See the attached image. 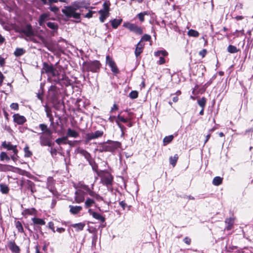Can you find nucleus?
<instances>
[{"instance_id": "nucleus-1", "label": "nucleus", "mask_w": 253, "mask_h": 253, "mask_svg": "<svg viewBox=\"0 0 253 253\" xmlns=\"http://www.w3.org/2000/svg\"><path fill=\"white\" fill-rule=\"evenodd\" d=\"M42 73H45L49 77H54L53 81L56 84L64 79V75H60L57 70L52 65H49L46 62L43 63Z\"/></svg>"}, {"instance_id": "nucleus-2", "label": "nucleus", "mask_w": 253, "mask_h": 253, "mask_svg": "<svg viewBox=\"0 0 253 253\" xmlns=\"http://www.w3.org/2000/svg\"><path fill=\"white\" fill-rule=\"evenodd\" d=\"M121 146L120 142L118 141H109L101 144L99 146L98 151L100 152H113L120 148Z\"/></svg>"}, {"instance_id": "nucleus-3", "label": "nucleus", "mask_w": 253, "mask_h": 253, "mask_svg": "<svg viewBox=\"0 0 253 253\" xmlns=\"http://www.w3.org/2000/svg\"><path fill=\"white\" fill-rule=\"evenodd\" d=\"M77 8L72 6H66L62 9V13L68 18H73L76 19H80L81 14L76 12Z\"/></svg>"}, {"instance_id": "nucleus-4", "label": "nucleus", "mask_w": 253, "mask_h": 253, "mask_svg": "<svg viewBox=\"0 0 253 253\" xmlns=\"http://www.w3.org/2000/svg\"><path fill=\"white\" fill-rule=\"evenodd\" d=\"M52 133H38L40 135V143L42 146H51V139Z\"/></svg>"}, {"instance_id": "nucleus-5", "label": "nucleus", "mask_w": 253, "mask_h": 253, "mask_svg": "<svg viewBox=\"0 0 253 253\" xmlns=\"http://www.w3.org/2000/svg\"><path fill=\"white\" fill-rule=\"evenodd\" d=\"M123 27L139 35H140L143 33L142 28L135 24L131 23L130 22H125L123 24Z\"/></svg>"}, {"instance_id": "nucleus-6", "label": "nucleus", "mask_w": 253, "mask_h": 253, "mask_svg": "<svg viewBox=\"0 0 253 253\" xmlns=\"http://www.w3.org/2000/svg\"><path fill=\"white\" fill-rule=\"evenodd\" d=\"M100 64L98 61H94L92 62H86L84 64V68L87 71L92 72H96L99 69Z\"/></svg>"}, {"instance_id": "nucleus-7", "label": "nucleus", "mask_w": 253, "mask_h": 253, "mask_svg": "<svg viewBox=\"0 0 253 253\" xmlns=\"http://www.w3.org/2000/svg\"><path fill=\"white\" fill-rule=\"evenodd\" d=\"M85 192L80 189H78L75 192V201L76 203H82L84 200Z\"/></svg>"}, {"instance_id": "nucleus-8", "label": "nucleus", "mask_w": 253, "mask_h": 253, "mask_svg": "<svg viewBox=\"0 0 253 253\" xmlns=\"http://www.w3.org/2000/svg\"><path fill=\"white\" fill-rule=\"evenodd\" d=\"M106 63L108 65V66L111 68V71L115 74H118L119 72V70L117 68L116 63L109 55L107 56L106 57Z\"/></svg>"}, {"instance_id": "nucleus-9", "label": "nucleus", "mask_w": 253, "mask_h": 253, "mask_svg": "<svg viewBox=\"0 0 253 253\" xmlns=\"http://www.w3.org/2000/svg\"><path fill=\"white\" fill-rule=\"evenodd\" d=\"M131 119V118H125L123 116H121L120 114L118 115L117 117V119L116 120V123H117L118 126L120 128L121 131H122V134H124V131L126 129V127L124 126L121 125L120 123V122H122L123 123H126L129 120Z\"/></svg>"}, {"instance_id": "nucleus-10", "label": "nucleus", "mask_w": 253, "mask_h": 253, "mask_svg": "<svg viewBox=\"0 0 253 253\" xmlns=\"http://www.w3.org/2000/svg\"><path fill=\"white\" fill-rule=\"evenodd\" d=\"M49 19V13H44L42 14L39 18L38 22L40 26L44 28L45 21Z\"/></svg>"}, {"instance_id": "nucleus-11", "label": "nucleus", "mask_w": 253, "mask_h": 253, "mask_svg": "<svg viewBox=\"0 0 253 253\" xmlns=\"http://www.w3.org/2000/svg\"><path fill=\"white\" fill-rule=\"evenodd\" d=\"M75 151L76 153L80 154L83 156L87 161H89L92 159L90 154L86 150L81 148V147H78L76 149Z\"/></svg>"}, {"instance_id": "nucleus-12", "label": "nucleus", "mask_w": 253, "mask_h": 253, "mask_svg": "<svg viewBox=\"0 0 253 253\" xmlns=\"http://www.w3.org/2000/svg\"><path fill=\"white\" fill-rule=\"evenodd\" d=\"M1 145L3 148L7 149L8 150H12L13 153L16 155L18 153L16 146L12 145L10 142L7 143L6 141H3Z\"/></svg>"}, {"instance_id": "nucleus-13", "label": "nucleus", "mask_w": 253, "mask_h": 253, "mask_svg": "<svg viewBox=\"0 0 253 253\" xmlns=\"http://www.w3.org/2000/svg\"><path fill=\"white\" fill-rule=\"evenodd\" d=\"M9 250L13 253H20V248L16 245L14 241H10L8 243Z\"/></svg>"}, {"instance_id": "nucleus-14", "label": "nucleus", "mask_w": 253, "mask_h": 253, "mask_svg": "<svg viewBox=\"0 0 253 253\" xmlns=\"http://www.w3.org/2000/svg\"><path fill=\"white\" fill-rule=\"evenodd\" d=\"M13 117L14 122L18 125H22L26 121L25 117L18 114H14Z\"/></svg>"}, {"instance_id": "nucleus-15", "label": "nucleus", "mask_w": 253, "mask_h": 253, "mask_svg": "<svg viewBox=\"0 0 253 253\" xmlns=\"http://www.w3.org/2000/svg\"><path fill=\"white\" fill-rule=\"evenodd\" d=\"M88 212L95 219L100 220L102 222H104L105 221V218L100 213L92 211L91 209H89Z\"/></svg>"}, {"instance_id": "nucleus-16", "label": "nucleus", "mask_w": 253, "mask_h": 253, "mask_svg": "<svg viewBox=\"0 0 253 253\" xmlns=\"http://www.w3.org/2000/svg\"><path fill=\"white\" fill-rule=\"evenodd\" d=\"M23 33L27 37H31L34 35V32L33 31L32 26L31 25H27L26 27L22 30Z\"/></svg>"}, {"instance_id": "nucleus-17", "label": "nucleus", "mask_w": 253, "mask_h": 253, "mask_svg": "<svg viewBox=\"0 0 253 253\" xmlns=\"http://www.w3.org/2000/svg\"><path fill=\"white\" fill-rule=\"evenodd\" d=\"M70 212L73 214H77L79 213L83 209L82 207L78 206L70 205Z\"/></svg>"}, {"instance_id": "nucleus-18", "label": "nucleus", "mask_w": 253, "mask_h": 253, "mask_svg": "<svg viewBox=\"0 0 253 253\" xmlns=\"http://www.w3.org/2000/svg\"><path fill=\"white\" fill-rule=\"evenodd\" d=\"M112 181H113V177L110 174L105 175L102 178V183L106 185V186H109V185H111L112 183Z\"/></svg>"}, {"instance_id": "nucleus-19", "label": "nucleus", "mask_w": 253, "mask_h": 253, "mask_svg": "<svg viewBox=\"0 0 253 253\" xmlns=\"http://www.w3.org/2000/svg\"><path fill=\"white\" fill-rule=\"evenodd\" d=\"M79 133L76 130L72 129L70 128H68L67 131L66 136L68 137L77 138L79 136Z\"/></svg>"}, {"instance_id": "nucleus-20", "label": "nucleus", "mask_w": 253, "mask_h": 253, "mask_svg": "<svg viewBox=\"0 0 253 253\" xmlns=\"http://www.w3.org/2000/svg\"><path fill=\"white\" fill-rule=\"evenodd\" d=\"M26 186L28 189L30 190L31 193L33 194L36 192L35 185L33 182L31 180H27L26 182Z\"/></svg>"}, {"instance_id": "nucleus-21", "label": "nucleus", "mask_w": 253, "mask_h": 253, "mask_svg": "<svg viewBox=\"0 0 253 253\" xmlns=\"http://www.w3.org/2000/svg\"><path fill=\"white\" fill-rule=\"evenodd\" d=\"M141 41H140L136 45V47L135 50V55L136 57H138L142 53L143 48V45L141 44Z\"/></svg>"}, {"instance_id": "nucleus-22", "label": "nucleus", "mask_w": 253, "mask_h": 253, "mask_svg": "<svg viewBox=\"0 0 253 253\" xmlns=\"http://www.w3.org/2000/svg\"><path fill=\"white\" fill-rule=\"evenodd\" d=\"M39 127L42 131L41 133H52V131L48 128L47 125L44 124H40Z\"/></svg>"}, {"instance_id": "nucleus-23", "label": "nucleus", "mask_w": 253, "mask_h": 253, "mask_svg": "<svg viewBox=\"0 0 253 253\" xmlns=\"http://www.w3.org/2000/svg\"><path fill=\"white\" fill-rule=\"evenodd\" d=\"M123 20L122 19H114L110 21L111 25L114 29H117L121 24Z\"/></svg>"}, {"instance_id": "nucleus-24", "label": "nucleus", "mask_w": 253, "mask_h": 253, "mask_svg": "<svg viewBox=\"0 0 253 253\" xmlns=\"http://www.w3.org/2000/svg\"><path fill=\"white\" fill-rule=\"evenodd\" d=\"M98 12L100 15L99 17L100 21L101 22L103 23L104 22L106 18L109 16V12H105L103 10H99Z\"/></svg>"}, {"instance_id": "nucleus-25", "label": "nucleus", "mask_w": 253, "mask_h": 253, "mask_svg": "<svg viewBox=\"0 0 253 253\" xmlns=\"http://www.w3.org/2000/svg\"><path fill=\"white\" fill-rule=\"evenodd\" d=\"M14 168V167L10 165L1 164L0 167V171L4 172L12 171V169Z\"/></svg>"}, {"instance_id": "nucleus-26", "label": "nucleus", "mask_w": 253, "mask_h": 253, "mask_svg": "<svg viewBox=\"0 0 253 253\" xmlns=\"http://www.w3.org/2000/svg\"><path fill=\"white\" fill-rule=\"evenodd\" d=\"M32 220L34 224L43 225L45 224V222L41 218L33 217L32 218Z\"/></svg>"}, {"instance_id": "nucleus-27", "label": "nucleus", "mask_w": 253, "mask_h": 253, "mask_svg": "<svg viewBox=\"0 0 253 253\" xmlns=\"http://www.w3.org/2000/svg\"><path fill=\"white\" fill-rule=\"evenodd\" d=\"M47 26L53 30L54 31H57L58 28V26L57 23L52 22H48L46 24Z\"/></svg>"}, {"instance_id": "nucleus-28", "label": "nucleus", "mask_w": 253, "mask_h": 253, "mask_svg": "<svg viewBox=\"0 0 253 253\" xmlns=\"http://www.w3.org/2000/svg\"><path fill=\"white\" fill-rule=\"evenodd\" d=\"M178 159V156L177 154H175L173 157H170L169 159V163L174 167L176 165Z\"/></svg>"}, {"instance_id": "nucleus-29", "label": "nucleus", "mask_w": 253, "mask_h": 253, "mask_svg": "<svg viewBox=\"0 0 253 253\" xmlns=\"http://www.w3.org/2000/svg\"><path fill=\"white\" fill-rule=\"evenodd\" d=\"M168 55V53L166 50H158L154 52V55L156 57L161 56H167Z\"/></svg>"}, {"instance_id": "nucleus-30", "label": "nucleus", "mask_w": 253, "mask_h": 253, "mask_svg": "<svg viewBox=\"0 0 253 253\" xmlns=\"http://www.w3.org/2000/svg\"><path fill=\"white\" fill-rule=\"evenodd\" d=\"M45 111L46 113V116L49 118V121L51 123V125H52L53 124V118L52 116L50 111H49L47 106H45Z\"/></svg>"}, {"instance_id": "nucleus-31", "label": "nucleus", "mask_w": 253, "mask_h": 253, "mask_svg": "<svg viewBox=\"0 0 253 253\" xmlns=\"http://www.w3.org/2000/svg\"><path fill=\"white\" fill-rule=\"evenodd\" d=\"M110 2L109 0H106L103 4V9L100 10H103L105 12H109L110 10Z\"/></svg>"}, {"instance_id": "nucleus-32", "label": "nucleus", "mask_w": 253, "mask_h": 253, "mask_svg": "<svg viewBox=\"0 0 253 253\" xmlns=\"http://www.w3.org/2000/svg\"><path fill=\"white\" fill-rule=\"evenodd\" d=\"M187 35L189 37H193L196 38V37H199V33L198 31H197L196 30H194L193 29H190L188 31Z\"/></svg>"}, {"instance_id": "nucleus-33", "label": "nucleus", "mask_w": 253, "mask_h": 253, "mask_svg": "<svg viewBox=\"0 0 253 253\" xmlns=\"http://www.w3.org/2000/svg\"><path fill=\"white\" fill-rule=\"evenodd\" d=\"M173 136L172 135H170L167 136H166L163 139V143L164 145H166L168 144L169 143L171 142V141L173 139Z\"/></svg>"}, {"instance_id": "nucleus-34", "label": "nucleus", "mask_w": 253, "mask_h": 253, "mask_svg": "<svg viewBox=\"0 0 253 253\" xmlns=\"http://www.w3.org/2000/svg\"><path fill=\"white\" fill-rule=\"evenodd\" d=\"M36 211L34 208L27 209L24 211L23 214L26 215H33L36 214Z\"/></svg>"}, {"instance_id": "nucleus-35", "label": "nucleus", "mask_w": 253, "mask_h": 253, "mask_svg": "<svg viewBox=\"0 0 253 253\" xmlns=\"http://www.w3.org/2000/svg\"><path fill=\"white\" fill-rule=\"evenodd\" d=\"M67 140V136H63L61 138H58L55 140V142L58 145H61V144H66V140Z\"/></svg>"}, {"instance_id": "nucleus-36", "label": "nucleus", "mask_w": 253, "mask_h": 253, "mask_svg": "<svg viewBox=\"0 0 253 253\" xmlns=\"http://www.w3.org/2000/svg\"><path fill=\"white\" fill-rule=\"evenodd\" d=\"M149 12L148 11H144L142 12H140L137 15V17L138 18L139 20L141 22H143L144 21V16L145 15H148Z\"/></svg>"}, {"instance_id": "nucleus-37", "label": "nucleus", "mask_w": 253, "mask_h": 253, "mask_svg": "<svg viewBox=\"0 0 253 253\" xmlns=\"http://www.w3.org/2000/svg\"><path fill=\"white\" fill-rule=\"evenodd\" d=\"M53 185V181L51 179H48L47 183V188L51 191L52 193H54V189L52 186Z\"/></svg>"}, {"instance_id": "nucleus-38", "label": "nucleus", "mask_w": 253, "mask_h": 253, "mask_svg": "<svg viewBox=\"0 0 253 253\" xmlns=\"http://www.w3.org/2000/svg\"><path fill=\"white\" fill-rule=\"evenodd\" d=\"M222 181V178L219 176L215 177L212 181V183L213 185L216 186H218L220 184H221Z\"/></svg>"}, {"instance_id": "nucleus-39", "label": "nucleus", "mask_w": 253, "mask_h": 253, "mask_svg": "<svg viewBox=\"0 0 253 253\" xmlns=\"http://www.w3.org/2000/svg\"><path fill=\"white\" fill-rule=\"evenodd\" d=\"M85 226V224L84 223H76L72 225V226L76 228L78 231L83 230L84 227Z\"/></svg>"}, {"instance_id": "nucleus-40", "label": "nucleus", "mask_w": 253, "mask_h": 253, "mask_svg": "<svg viewBox=\"0 0 253 253\" xmlns=\"http://www.w3.org/2000/svg\"><path fill=\"white\" fill-rule=\"evenodd\" d=\"M94 139H95V138L93 132L87 133L85 135V143L87 144L89 141Z\"/></svg>"}, {"instance_id": "nucleus-41", "label": "nucleus", "mask_w": 253, "mask_h": 253, "mask_svg": "<svg viewBox=\"0 0 253 253\" xmlns=\"http://www.w3.org/2000/svg\"><path fill=\"white\" fill-rule=\"evenodd\" d=\"M227 51L229 53H235L238 51V49L235 46L229 45L227 47Z\"/></svg>"}, {"instance_id": "nucleus-42", "label": "nucleus", "mask_w": 253, "mask_h": 253, "mask_svg": "<svg viewBox=\"0 0 253 253\" xmlns=\"http://www.w3.org/2000/svg\"><path fill=\"white\" fill-rule=\"evenodd\" d=\"M0 191L3 194H6L9 191V188L7 185L3 184H0Z\"/></svg>"}, {"instance_id": "nucleus-43", "label": "nucleus", "mask_w": 253, "mask_h": 253, "mask_svg": "<svg viewBox=\"0 0 253 253\" xmlns=\"http://www.w3.org/2000/svg\"><path fill=\"white\" fill-rule=\"evenodd\" d=\"M24 50L23 48H17L14 51V54L16 56L18 57L23 55L24 53Z\"/></svg>"}, {"instance_id": "nucleus-44", "label": "nucleus", "mask_w": 253, "mask_h": 253, "mask_svg": "<svg viewBox=\"0 0 253 253\" xmlns=\"http://www.w3.org/2000/svg\"><path fill=\"white\" fill-rule=\"evenodd\" d=\"M94 201L90 198H87L85 202V206L86 208H89L91 207L94 203Z\"/></svg>"}, {"instance_id": "nucleus-45", "label": "nucleus", "mask_w": 253, "mask_h": 253, "mask_svg": "<svg viewBox=\"0 0 253 253\" xmlns=\"http://www.w3.org/2000/svg\"><path fill=\"white\" fill-rule=\"evenodd\" d=\"M206 103V99L204 97L198 100V105L202 108H205Z\"/></svg>"}, {"instance_id": "nucleus-46", "label": "nucleus", "mask_w": 253, "mask_h": 253, "mask_svg": "<svg viewBox=\"0 0 253 253\" xmlns=\"http://www.w3.org/2000/svg\"><path fill=\"white\" fill-rule=\"evenodd\" d=\"M15 226L19 232L23 233L24 229L21 223L19 221H17L15 223Z\"/></svg>"}, {"instance_id": "nucleus-47", "label": "nucleus", "mask_w": 253, "mask_h": 253, "mask_svg": "<svg viewBox=\"0 0 253 253\" xmlns=\"http://www.w3.org/2000/svg\"><path fill=\"white\" fill-rule=\"evenodd\" d=\"M89 165L91 166L92 169L94 171H96L97 169V166L95 163L94 161L91 159L90 160L88 161Z\"/></svg>"}, {"instance_id": "nucleus-48", "label": "nucleus", "mask_w": 253, "mask_h": 253, "mask_svg": "<svg viewBox=\"0 0 253 253\" xmlns=\"http://www.w3.org/2000/svg\"><path fill=\"white\" fill-rule=\"evenodd\" d=\"M138 92L136 90L131 91L129 94V97L131 99H136L138 97Z\"/></svg>"}, {"instance_id": "nucleus-49", "label": "nucleus", "mask_w": 253, "mask_h": 253, "mask_svg": "<svg viewBox=\"0 0 253 253\" xmlns=\"http://www.w3.org/2000/svg\"><path fill=\"white\" fill-rule=\"evenodd\" d=\"M0 159L1 161H3L4 159L7 161L10 160L9 157L7 155L6 153L4 152H1L0 154Z\"/></svg>"}, {"instance_id": "nucleus-50", "label": "nucleus", "mask_w": 253, "mask_h": 253, "mask_svg": "<svg viewBox=\"0 0 253 253\" xmlns=\"http://www.w3.org/2000/svg\"><path fill=\"white\" fill-rule=\"evenodd\" d=\"M25 156L26 157H30L32 156V153L29 150L28 147L24 148Z\"/></svg>"}, {"instance_id": "nucleus-51", "label": "nucleus", "mask_w": 253, "mask_h": 253, "mask_svg": "<svg viewBox=\"0 0 253 253\" xmlns=\"http://www.w3.org/2000/svg\"><path fill=\"white\" fill-rule=\"evenodd\" d=\"M80 187V189L82 190L83 191L84 190L85 191V193H87L90 190V188L88 187L87 185L83 184H81Z\"/></svg>"}, {"instance_id": "nucleus-52", "label": "nucleus", "mask_w": 253, "mask_h": 253, "mask_svg": "<svg viewBox=\"0 0 253 253\" xmlns=\"http://www.w3.org/2000/svg\"><path fill=\"white\" fill-rule=\"evenodd\" d=\"M93 133L94 134L95 139L102 136L103 134V131L100 130H96Z\"/></svg>"}, {"instance_id": "nucleus-53", "label": "nucleus", "mask_w": 253, "mask_h": 253, "mask_svg": "<svg viewBox=\"0 0 253 253\" xmlns=\"http://www.w3.org/2000/svg\"><path fill=\"white\" fill-rule=\"evenodd\" d=\"M151 39V36L149 35L145 34L143 36L141 41H149Z\"/></svg>"}, {"instance_id": "nucleus-54", "label": "nucleus", "mask_w": 253, "mask_h": 253, "mask_svg": "<svg viewBox=\"0 0 253 253\" xmlns=\"http://www.w3.org/2000/svg\"><path fill=\"white\" fill-rule=\"evenodd\" d=\"M164 57L165 56H162L160 57V59L157 62V64H158L159 65H162V64L165 63L166 60H165V58H164Z\"/></svg>"}, {"instance_id": "nucleus-55", "label": "nucleus", "mask_w": 253, "mask_h": 253, "mask_svg": "<svg viewBox=\"0 0 253 253\" xmlns=\"http://www.w3.org/2000/svg\"><path fill=\"white\" fill-rule=\"evenodd\" d=\"M233 35H236L237 37H239L240 35H244V30H241V31L236 30L233 33Z\"/></svg>"}, {"instance_id": "nucleus-56", "label": "nucleus", "mask_w": 253, "mask_h": 253, "mask_svg": "<svg viewBox=\"0 0 253 253\" xmlns=\"http://www.w3.org/2000/svg\"><path fill=\"white\" fill-rule=\"evenodd\" d=\"M10 107L14 110H17L18 109V104L17 103H12L10 105Z\"/></svg>"}, {"instance_id": "nucleus-57", "label": "nucleus", "mask_w": 253, "mask_h": 253, "mask_svg": "<svg viewBox=\"0 0 253 253\" xmlns=\"http://www.w3.org/2000/svg\"><path fill=\"white\" fill-rule=\"evenodd\" d=\"M49 9L50 11L54 12L55 13L57 12L59 10L58 7L57 6H50L49 7Z\"/></svg>"}, {"instance_id": "nucleus-58", "label": "nucleus", "mask_w": 253, "mask_h": 253, "mask_svg": "<svg viewBox=\"0 0 253 253\" xmlns=\"http://www.w3.org/2000/svg\"><path fill=\"white\" fill-rule=\"evenodd\" d=\"M48 225L49 228L51 229L52 230V231H53V232L55 233V230H54L53 223L52 222H49L48 223Z\"/></svg>"}, {"instance_id": "nucleus-59", "label": "nucleus", "mask_w": 253, "mask_h": 253, "mask_svg": "<svg viewBox=\"0 0 253 253\" xmlns=\"http://www.w3.org/2000/svg\"><path fill=\"white\" fill-rule=\"evenodd\" d=\"M225 222L228 223V224H231V226H232L234 223L233 219L232 218H229L226 219Z\"/></svg>"}, {"instance_id": "nucleus-60", "label": "nucleus", "mask_w": 253, "mask_h": 253, "mask_svg": "<svg viewBox=\"0 0 253 253\" xmlns=\"http://www.w3.org/2000/svg\"><path fill=\"white\" fill-rule=\"evenodd\" d=\"M207 54V50L204 49L199 52V55L202 57H204Z\"/></svg>"}, {"instance_id": "nucleus-61", "label": "nucleus", "mask_w": 253, "mask_h": 253, "mask_svg": "<svg viewBox=\"0 0 253 253\" xmlns=\"http://www.w3.org/2000/svg\"><path fill=\"white\" fill-rule=\"evenodd\" d=\"M94 12H95L94 11H89L88 13H87L85 15L84 17L85 18H90L92 16V14Z\"/></svg>"}, {"instance_id": "nucleus-62", "label": "nucleus", "mask_w": 253, "mask_h": 253, "mask_svg": "<svg viewBox=\"0 0 253 253\" xmlns=\"http://www.w3.org/2000/svg\"><path fill=\"white\" fill-rule=\"evenodd\" d=\"M87 193H88V194L91 197H92L93 198H94L97 194V193L96 192H95L94 191H93L90 189L89 190V191L87 192Z\"/></svg>"}, {"instance_id": "nucleus-63", "label": "nucleus", "mask_w": 253, "mask_h": 253, "mask_svg": "<svg viewBox=\"0 0 253 253\" xmlns=\"http://www.w3.org/2000/svg\"><path fill=\"white\" fill-rule=\"evenodd\" d=\"M183 241L187 245H190L191 243V239L188 237H185L183 239Z\"/></svg>"}, {"instance_id": "nucleus-64", "label": "nucleus", "mask_w": 253, "mask_h": 253, "mask_svg": "<svg viewBox=\"0 0 253 253\" xmlns=\"http://www.w3.org/2000/svg\"><path fill=\"white\" fill-rule=\"evenodd\" d=\"M94 198L97 201H101L103 200V198L100 196L99 194H97Z\"/></svg>"}]
</instances>
